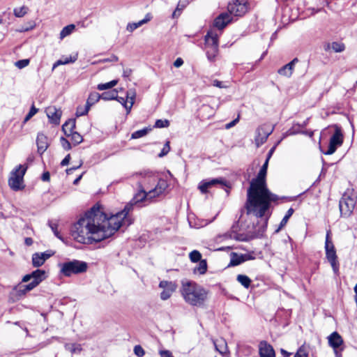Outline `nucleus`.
I'll return each instance as SVG.
<instances>
[{"instance_id": "obj_18", "label": "nucleus", "mask_w": 357, "mask_h": 357, "mask_svg": "<svg viewBox=\"0 0 357 357\" xmlns=\"http://www.w3.org/2000/svg\"><path fill=\"white\" fill-rule=\"evenodd\" d=\"M298 61L297 58L294 59L289 63L284 65L282 68H280L278 73L282 75L287 77H290L293 73L295 64Z\"/></svg>"}, {"instance_id": "obj_59", "label": "nucleus", "mask_w": 357, "mask_h": 357, "mask_svg": "<svg viewBox=\"0 0 357 357\" xmlns=\"http://www.w3.org/2000/svg\"><path fill=\"white\" fill-rule=\"evenodd\" d=\"M238 122V117L236 118V119L233 120L232 121H231L230 123L226 124L225 126V128L227 129H229L231 128V127L234 126Z\"/></svg>"}, {"instance_id": "obj_64", "label": "nucleus", "mask_w": 357, "mask_h": 357, "mask_svg": "<svg viewBox=\"0 0 357 357\" xmlns=\"http://www.w3.org/2000/svg\"><path fill=\"white\" fill-rule=\"evenodd\" d=\"M275 147L276 146H274L273 147H272L270 151H268V155H267V158L266 160H268V162L269 161L270 158H271L273 153H274L275 151Z\"/></svg>"}, {"instance_id": "obj_19", "label": "nucleus", "mask_w": 357, "mask_h": 357, "mask_svg": "<svg viewBox=\"0 0 357 357\" xmlns=\"http://www.w3.org/2000/svg\"><path fill=\"white\" fill-rule=\"evenodd\" d=\"M216 184H223V181L220 178H213L210 181H202L199 184L198 188L202 193L204 194L208 192V189L212 188Z\"/></svg>"}, {"instance_id": "obj_40", "label": "nucleus", "mask_w": 357, "mask_h": 357, "mask_svg": "<svg viewBox=\"0 0 357 357\" xmlns=\"http://www.w3.org/2000/svg\"><path fill=\"white\" fill-rule=\"evenodd\" d=\"M90 108L86 104L84 105H79L76 110V116H82L88 114Z\"/></svg>"}, {"instance_id": "obj_2", "label": "nucleus", "mask_w": 357, "mask_h": 357, "mask_svg": "<svg viewBox=\"0 0 357 357\" xmlns=\"http://www.w3.org/2000/svg\"><path fill=\"white\" fill-rule=\"evenodd\" d=\"M268 165V160H266L257 178L251 181L247 192V201L245 206L247 213L248 215L252 213L257 218L265 215L271 203L278 199V197L271 192L266 186V176Z\"/></svg>"}, {"instance_id": "obj_63", "label": "nucleus", "mask_w": 357, "mask_h": 357, "mask_svg": "<svg viewBox=\"0 0 357 357\" xmlns=\"http://www.w3.org/2000/svg\"><path fill=\"white\" fill-rule=\"evenodd\" d=\"M132 70L129 68H126L123 70V76L124 77H128L131 75Z\"/></svg>"}, {"instance_id": "obj_26", "label": "nucleus", "mask_w": 357, "mask_h": 357, "mask_svg": "<svg viewBox=\"0 0 357 357\" xmlns=\"http://www.w3.org/2000/svg\"><path fill=\"white\" fill-rule=\"evenodd\" d=\"M246 259L247 258L245 257V256L243 255H239L235 252H232L231 254V260L229 262V266H234L239 265L242 262L245 261Z\"/></svg>"}, {"instance_id": "obj_36", "label": "nucleus", "mask_w": 357, "mask_h": 357, "mask_svg": "<svg viewBox=\"0 0 357 357\" xmlns=\"http://www.w3.org/2000/svg\"><path fill=\"white\" fill-rule=\"evenodd\" d=\"M293 213H294V209L290 208L287 211L284 217L282 218V221L280 222L279 227L276 229V232H278L283 227H284L286 225L289 218L292 215Z\"/></svg>"}, {"instance_id": "obj_54", "label": "nucleus", "mask_w": 357, "mask_h": 357, "mask_svg": "<svg viewBox=\"0 0 357 357\" xmlns=\"http://www.w3.org/2000/svg\"><path fill=\"white\" fill-rule=\"evenodd\" d=\"M119 102H120L127 110V107H129V105L128 103V101L126 99L122 97H119L117 96V99H116Z\"/></svg>"}, {"instance_id": "obj_21", "label": "nucleus", "mask_w": 357, "mask_h": 357, "mask_svg": "<svg viewBox=\"0 0 357 357\" xmlns=\"http://www.w3.org/2000/svg\"><path fill=\"white\" fill-rule=\"evenodd\" d=\"M328 343L335 350L342 344L343 340L337 332H333L328 337Z\"/></svg>"}, {"instance_id": "obj_16", "label": "nucleus", "mask_w": 357, "mask_h": 357, "mask_svg": "<svg viewBox=\"0 0 357 357\" xmlns=\"http://www.w3.org/2000/svg\"><path fill=\"white\" fill-rule=\"evenodd\" d=\"M259 350L260 357H275L273 347L265 341L259 343Z\"/></svg>"}, {"instance_id": "obj_43", "label": "nucleus", "mask_w": 357, "mask_h": 357, "mask_svg": "<svg viewBox=\"0 0 357 357\" xmlns=\"http://www.w3.org/2000/svg\"><path fill=\"white\" fill-rule=\"evenodd\" d=\"M189 257L192 262H198L201 261L202 255L197 250H193L189 254Z\"/></svg>"}, {"instance_id": "obj_57", "label": "nucleus", "mask_w": 357, "mask_h": 357, "mask_svg": "<svg viewBox=\"0 0 357 357\" xmlns=\"http://www.w3.org/2000/svg\"><path fill=\"white\" fill-rule=\"evenodd\" d=\"M183 64V60L181 58H177L174 62V66L176 68H179Z\"/></svg>"}, {"instance_id": "obj_62", "label": "nucleus", "mask_w": 357, "mask_h": 357, "mask_svg": "<svg viewBox=\"0 0 357 357\" xmlns=\"http://www.w3.org/2000/svg\"><path fill=\"white\" fill-rule=\"evenodd\" d=\"M50 173L48 172H46L45 173L43 174L42 175V180L43 181H48L50 180Z\"/></svg>"}, {"instance_id": "obj_56", "label": "nucleus", "mask_w": 357, "mask_h": 357, "mask_svg": "<svg viewBox=\"0 0 357 357\" xmlns=\"http://www.w3.org/2000/svg\"><path fill=\"white\" fill-rule=\"evenodd\" d=\"M61 141L62 146L65 149L69 150L71 149L70 144L67 139H66L63 137H61Z\"/></svg>"}, {"instance_id": "obj_55", "label": "nucleus", "mask_w": 357, "mask_h": 357, "mask_svg": "<svg viewBox=\"0 0 357 357\" xmlns=\"http://www.w3.org/2000/svg\"><path fill=\"white\" fill-rule=\"evenodd\" d=\"M159 354L160 357H174L172 352L169 350H160Z\"/></svg>"}, {"instance_id": "obj_3", "label": "nucleus", "mask_w": 357, "mask_h": 357, "mask_svg": "<svg viewBox=\"0 0 357 357\" xmlns=\"http://www.w3.org/2000/svg\"><path fill=\"white\" fill-rule=\"evenodd\" d=\"M181 294L184 301L190 305L204 307L208 300V291L195 282H182Z\"/></svg>"}, {"instance_id": "obj_38", "label": "nucleus", "mask_w": 357, "mask_h": 357, "mask_svg": "<svg viewBox=\"0 0 357 357\" xmlns=\"http://www.w3.org/2000/svg\"><path fill=\"white\" fill-rule=\"evenodd\" d=\"M28 10L29 8L26 6H23L20 8H14L13 13L16 17H22L27 13Z\"/></svg>"}, {"instance_id": "obj_60", "label": "nucleus", "mask_w": 357, "mask_h": 357, "mask_svg": "<svg viewBox=\"0 0 357 357\" xmlns=\"http://www.w3.org/2000/svg\"><path fill=\"white\" fill-rule=\"evenodd\" d=\"M213 85L220 89L226 87L222 82L217 79L213 80Z\"/></svg>"}, {"instance_id": "obj_44", "label": "nucleus", "mask_w": 357, "mask_h": 357, "mask_svg": "<svg viewBox=\"0 0 357 357\" xmlns=\"http://www.w3.org/2000/svg\"><path fill=\"white\" fill-rule=\"evenodd\" d=\"M70 136L75 145H77L83 141L82 136L77 132H73Z\"/></svg>"}, {"instance_id": "obj_32", "label": "nucleus", "mask_w": 357, "mask_h": 357, "mask_svg": "<svg viewBox=\"0 0 357 357\" xmlns=\"http://www.w3.org/2000/svg\"><path fill=\"white\" fill-rule=\"evenodd\" d=\"M236 280L245 288H248L251 284V280L245 275H238Z\"/></svg>"}, {"instance_id": "obj_12", "label": "nucleus", "mask_w": 357, "mask_h": 357, "mask_svg": "<svg viewBox=\"0 0 357 357\" xmlns=\"http://www.w3.org/2000/svg\"><path fill=\"white\" fill-rule=\"evenodd\" d=\"M274 127H271L268 125H262L256 130V135L255 137V144L257 147L264 144L268 136L273 131Z\"/></svg>"}, {"instance_id": "obj_24", "label": "nucleus", "mask_w": 357, "mask_h": 357, "mask_svg": "<svg viewBox=\"0 0 357 357\" xmlns=\"http://www.w3.org/2000/svg\"><path fill=\"white\" fill-rule=\"evenodd\" d=\"M326 258L328 260V261L331 263L333 271H337L338 266H337V255H336L335 250H326Z\"/></svg>"}, {"instance_id": "obj_30", "label": "nucleus", "mask_w": 357, "mask_h": 357, "mask_svg": "<svg viewBox=\"0 0 357 357\" xmlns=\"http://www.w3.org/2000/svg\"><path fill=\"white\" fill-rule=\"evenodd\" d=\"M207 271V263L205 259L199 261L198 265L194 268L195 273L204 274Z\"/></svg>"}, {"instance_id": "obj_37", "label": "nucleus", "mask_w": 357, "mask_h": 357, "mask_svg": "<svg viewBox=\"0 0 357 357\" xmlns=\"http://www.w3.org/2000/svg\"><path fill=\"white\" fill-rule=\"evenodd\" d=\"M117 91L112 90L109 92H105L101 94V99L105 100H110L117 99Z\"/></svg>"}, {"instance_id": "obj_50", "label": "nucleus", "mask_w": 357, "mask_h": 357, "mask_svg": "<svg viewBox=\"0 0 357 357\" xmlns=\"http://www.w3.org/2000/svg\"><path fill=\"white\" fill-rule=\"evenodd\" d=\"M49 225L52 229V231L54 232V235L59 239H62L61 236L59 234V232L57 229V225L56 223L50 222Z\"/></svg>"}, {"instance_id": "obj_11", "label": "nucleus", "mask_w": 357, "mask_h": 357, "mask_svg": "<svg viewBox=\"0 0 357 357\" xmlns=\"http://www.w3.org/2000/svg\"><path fill=\"white\" fill-rule=\"evenodd\" d=\"M343 142V135L341 129L337 126H335V132L331 136L329 142L328 149L324 152L325 155H331L335 152L337 148L342 145Z\"/></svg>"}, {"instance_id": "obj_29", "label": "nucleus", "mask_w": 357, "mask_h": 357, "mask_svg": "<svg viewBox=\"0 0 357 357\" xmlns=\"http://www.w3.org/2000/svg\"><path fill=\"white\" fill-rule=\"evenodd\" d=\"M218 52V47L206 48V56L210 61H214L215 60Z\"/></svg>"}, {"instance_id": "obj_8", "label": "nucleus", "mask_w": 357, "mask_h": 357, "mask_svg": "<svg viewBox=\"0 0 357 357\" xmlns=\"http://www.w3.org/2000/svg\"><path fill=\"white\" fill-rule=\"evenodd\" d=\"M136 176H139V181L137 182V188H142L145 190H149L157 179L159 178L158 175L150 170H143L135 174Z\"/></svg>"}, {"instance_id": "obj_5", "label": "nucleus", "mask_w": 357, "mask_h": 357, "mask_svg": "<svg viewBox=\"0 0 357 357\" xmlns=\"http://www.w3.org/2000/svg\"><path fill=\"white\" fill-rule=\"evenodd\" d=\"M26 169V165H20L10 172L8 182L9 187L13 190L18 191L24 188V176Z\"/></svg>"}, {"instance_id": "obj_1", "label": "nucleus", "mask_w": 357, "mask_h": 357, "mask_svg": "<svg viewBox=\"0 0 357 357\" xmlns=\"http://www.w3.org/2000/svg\"><path fill=\"white\" fill-rule=\"evenodd\" d=\"M151 202L148 191L138 188L131 202L124 208L115 214L108 215L99 206H94L86 212L74 225L73 236L77 242L90 244L99 242L113 236L121 226L131 225L132 220L128 216L134 204L144 202Z\"/></svg>"}, {"instance_id": "obj_7", "label": "nucleus", "mask_w": 357, "mask_h": 357, "mask_svg": "<svg viewBox=\"0 0 357 357\" xmlns=\"http://www.w3.org/2000/svg\"><path fill=\"white\" fill-rule=\"evenodd\" d=\"M46 273L43 270L37 269L33 271L30 274H27L24 275L22 280L23 282H28L31 280L32 281L28 284L24 286V289L22 292L25 294L27 291H29L34 289L36 286H38L43 280L45 279Z\"/></svg>"}, {"instance_id": "obj_49", "label": "nucleus", "mask_w": 357, "mask_h": 357, "mask_svg": "<svg viewBox=\"0 0 357 357\" xmlns=\"http://www.w3.org/2000/svg\"><path fill=\"white\" fill-rule=\"evenodd\" d=\"M134 353L138 357H142L145 354L144 349L140 345H136L134 347Z\"/></svg>"}, {"instance_id": "obj_35", "label": "nucleus", "mask_w": 357, "mask_h": 357, "mask_svg": "<svg viewBox=\"0 0 357 357\" xmlns=\"http://www.w3.org/2000/svg\"><path fill=\"white\" fill-rule=\"evenodd\" d=\"M75 26L74 24H70L63 28L60 33V38L63 39L65 37L69 36L75 30Z\"/></svg>"}, {"instance_id": "obj_27", "label": "nucleus", "mask_w": 357, "mask_h": 357, "mask_svg": "<svg viewBox=\"0 0 357 357\" xmlns=\"http://www.w3.org/2000/svg\"><path fill=\"white\" fill-rule=\"evenodd\" d=\"M136 97V92L135 89H130L126 93V100L129 103V107H127V114L130 113L134 103Z\"/></svg>"}, {"instance_id": "obj_34", "label": "nucleus", "mask_w": 357, "mask_h": 357, "mask_svg": "<svg viewBox=\"0 0 357 357\" xmlns=\"http://www.w3.org/2000/svg\"><path fill=\"white\" fill-rule=\"evenodd\" d=\"M151 130V128H143L142 130H137L135 132H134L132 135H131V138L132 139H138V138H140V137H144L145 135H146L149 132H150Z\"/></svg>"}, {"instance_id": "obj_23", "label": "nucleus", "mask_w": 357, "mask_h": 357, "mask_svg": "<svg viewBox=\"0 0 357 357\" xmlns=\"http://www.w3.org/2000/svg\"><path fill=\"white\" fill-rule=\"evenodd\" d=\"M77 54L63 57L61 59H59L58 61H56L53 64L52 70H54L59 66L66 65V64H68L70 63H74L77 61Z\"/></svg>"}, {"instance_id": "obj_4", "label": "nucleus", "mask_w": 357, "mask_h": 357, "mask_svg": "<svg viewBox=\"0 0 357 357\" xmlns=\"http://www.w3.org/2000/svg\"><path fill=\"white\" fill-rule=\"evenodd\" d=\"M357 195L352 189H347L340 200L339 207L341 215L349 217L352 213L356 203Z\"/></svg>"}, {"instance_id": "obj_58", "label": "nucleus", "mask_w": 357, "mask_h": 357, "mask_svg": "<svg viewBox=\"0 0 357 357\" xmlns=\"http://www.w3.org/2000/svg\"><path fill=\"white\" fill-rule=\"evenodd\" d=\"M70 154L67 155L64 159L61 161V166H66L67 165L69 164V162H70Z\"/></svg>"}, {"instance_id": "obj_17", "label": "nucleus", "mask_w": 357, "mask_h": 357, "mask_svg": "<svg viewBox=\"0 0 357 357\" xmlns=\"http://www.w3.org/2000/svg\"><path fill=\"white\" fill-rule=\"evenodd\" d=\"M218 34L213 31H209L205 36V47H218Z\"/></svg>"}, {"instance_id": "obj_39", "label": "nucleus", "mask_w": 357, "mask_h": 357, "mask_svg": "<svg viewBox=\"0 0 357 357\" xmlns=\"http://www.w3.org/2000/svg\"><path fill=\"white\" fill-rule=\"evenodd\" d=\"M118 81L117 80H112L111 82L104 83V84H99L97 86V89L100 91H103L109 89H112L114 86L116 85Z\"/></svg>"}, {"instance_id": "obj_42", "label": "nucleus", "mask_w": 357, "mask_h": 357, "mask_svg": "<svg viewBox=\"0 0 357 357\" xmlns=\"http://www.w3.org/2000/svg\"><path fill=\"white\" fill-rule=\"evenodd\" d=\"M65 348L66 350L70 351L71 353L79 352L82 349L80 344H75V343L66 344Z\"/></svg>"}, {"instance_id": "obj_22", "label": "nucleus", "mask_w": 357, "mask_h": 357, "mask_svg": "<svg viewBox=\"0 0 357 357\" xmlns=\"http://www.w3.org/2000/svg\"><path fill=\"white\" fill-rule=\"evenodd\" d=\"M215 349L222 356L228 353L227 342L223 338H219L213 341Z\"/></svg>"}, {"instance_id": "obj_31", "label": "nucleus", "mask_w": 357, "mask_h": 357, "mask_svg": "<svg viewBox=\"0 0 357 357\" xmlns=\"http://www.w3.org/2000/svg\"><path fill=\"white\" fill-rule=\"evenodd\" d=\"M150 17L146 16L144 20L139 21L138 22L129 24L127 26V30L132 32L135 29H137L138 27L141 26L142 24L146 23L150 20Z\"/></svg>"}, {"instance_id": "obj_48", "label": "nucleus", "mask_w": 357, "mask_h": 357, "mask_svg": "<svg viewBox=\"0 0 357 357\" xmlns=\"http://www.w3.org/2000/svg\"><path fill=\"white\" fill-rule=\"evenodd\" d=\"M170 151L169 142H167L164 145L161 152L158 154V156L162 158L166 155Z\"/></svg>"}, {"instance_id": "obj_51", "label": "nucleus", "mask_w": 357, "mask_h": 357, "mask_svg": "<svg viewBox=\"0 0 357 357\" xmlns=\"http://www.w3.org/2000/svg\"><path fill=\"white\" fill-rule=\"evenodd\" d=\"M202 110L204 112H207L209 114L208 118H209L210 116H211L214 114L213 109L209 105H203L202 107Z\"/></svg>"}, {"instance_id": "obj_45", "label": "nucleus", "mask_w": 357, "mask_h": 357, "mask_svg": "<svg viewBox=\"0 0 357 357\" xmlns=\"http://www.w3.org/2000/svg\"><path fill=\"white\" fill-rule=\"evenodd\" d=\"M169 126V121L167 119H158L155 123V127L158 128H167Z\"/></svg>"}, {"instance_id": "obj_20", "label": "nucleus", "mask_w": 357, "mask_h": 357, "mask_svg": "<svg viewBox=\"0 0 357 357\" xmlns=\"http://www.w3.org/2000/svg\"><path fill=\"white\" fill-rule=\"evenodd\" d=\"M38 152L43 154L48 147L47 138L43 133H38L36 139Z\"/></svg>"}, {"instance_id": "obj_53", "label": "nucleus", "mask_w": 357, "mask_h": 357, "mask_svg": "<svg viewBox=\"0 0 357 357\" xmlns=\"http://www.w3.org/2000/svg\"><path fill=\"white\" fill-rule=\"evenodd\" d=\"M42 258H44V262L49 259L51 256L54 255V252L52 251H46L44 252H38Z\"/></svg>"}, {"instance_id": "obj_10", "label": "nucleus", "mask_w": 357, "mask_h": 357, "mask_svg": "<svg viewBox=\"0 0 357 357\" xmlns=\"http://www.w3.org/2000/svg\"><path fill=\"white\" fill-rule=\"evenodd\" d=\"M168 188L167 181L162 178H158L157 181L154 183L153 187H151L148 190L149 198L150 200L160 197L165 193V190Z\"/></svg>"}, {"instance_id": "obj_33", "label": "nucleus", "mask_w": 357, "mask_h": 357, "mask_svg": "<svg viewBox=\"0 0 357 357\" xmlns=\"http://www.w3.org/2000/svg\"><path fill=\"white\" fill-rule=\"evenodd\" d=\"M44 263V258H42L38 252L32 255V264L34 267H40Z\"/></svg>"}, {"instance_id": "obj_9", "label": "nucleus", "mask_w": 357, "mask_h": 357, "mask_svg": "<svg viewBox=\"0 0 357 357\" xmlns=\"http://www.w3.org/2000/svg\"><path fill=\"white\" fill-rule=\"evenodd\" d=\"M248 6L247 0H233L227 6L228 13L231 16H243L248 12Z\"/></svg>"}, {"instance_id": "obj_41", "label": "nucleus", "mask_w": 357, "mask_h": 357, "mask_svg": "<svg viewBox=\"0 0 357 357\" xmlns=\"http://www.w3.org/2000/svg\"><path fill=\"white\" fill-rule=\"evenodd\" d=\"M330 48L335 52H342L345 49V45L342 43L333 42L331 44Z\"/></svg>"}, {"instance_id": "obj_52", "label": "nucleus", "mask_w": 357, "mask_h": 357, "mask_svg": "<svg viewBox=\"0 0 357 357\" xmlns=\"http://www.w3.org/2000/svg\"><path fill=\"white\" fill-rule=\"evenodd\" d=\"M294 357H307V353L304 348L301 347L295 354Z\"/></svg>"}, {"instance_id": "obj_61", "label": "nucleus", "mask_w": 357, "mask_h": 357, "mask_svg": "<svg viewBox=\"0 0 357 357\" xmlns=\"http://www.w3.org/2000/svg\"><path fill=\"white\" fill-rule=\"evenodd\" d=\"M38 112V109H36L33 105L31 107L29 114V116H33Z\"/></svg>"}, {"instance_id": "obj_28", "label": "nucleus", "mask_w": 357, "mask_h": 357, "mask_svg": "<svg viewBox=\"0 0 357 357\" xmlns=\"http://www.w3.org/2000/svg\"><path fill=\"white\" fill-rule=\"evenodd\" d=\"M100 99H101V95H100L97 92H92L89 94L86 105L91 108L93 105H95Z\"/></svg>"}, {"instance_id": "obj_14", "label": "nucleus", "mask_w": 357, "mask_h": 357, "mask_svg": "<svg viewBox=\"0 0 357 357\" xmlns=\"http://www.w3.org/2000/svg\"><path fill=\"white\" fill-rule=\"evenodd\" d=\"M45 112L51 123L55 125L59 124L62 114L61 109L56 108L55 106H49L46 108Z\"/></svg>"}, {"instance_id": "obj_13", "label": "nucleus", "mask_w": 357, "mask_h": 357, "mask_svg": "<svg viewBox=\"0 0 357 357\" xmlns=\"http://www.w3.org/2000/svg\"><path fill=\"white\" fill-rule=\"evenodd\" d=\"M159 287L162 289L160 293V299L166 301L169 299L176 291L177 285L172 281L162 280L159 284Z\"/></svg>"}, {"instance_id": "obj_15", "label": "nucleus", "mask_w": 357, "mask_h": 357, "mask_svg": "<svg viewBox=\"0 0 357 357\" xmlns=\"http://www.w3.org/2000/svg\"><path fill=\"white\" fill-rule=\"evenodd\" d=\"M233 20L232 16L229 13H222L214 20V26L218 29H224L229 22Z\"/></svg>"}, {"instance_id": "obj_6", "label": "nucleus", "mask_w": 357, "mask_h": 357, "mask_svg": "<svg viewBox=\"0 0 357 357\" xmlns=\"http://www.w3.org/2000/svg\"><path fill=\"white\" fill-rule=\"evenodd\" d=\"M60 266L61 273L66 277L83 273L86 271L88 268L86 262L76 259L64 262L60 264Z\"/></svg>"}, {"instance_id": "obj_25", "label": "nucleus", "mask_w": 357, "mask_h": 357, "mask_svg": "<svg viewBox=\"0 0 357 357\" xmlns=\"http://www.w3.org/2000/svg\"><path fill=\"white\" fill-rule=\"evenodd\" d=\"M75 128V119H69L66 121L62 126V130L64 134L70 137V134L73 132V129Z\"/></svg>"}, {"instance_id": "obj_46", "label": "nucleus", "mask_w": 357, "mask_h": 357, "mask_svg": "<svg viewBox=\"0 0 357 357\" xmlns=\"http://www.w3.org/2000/svg\"><path fill=\"white\" fill-rule=\"evenodd\" d=\"M325 249L326 250H335L333 243L331 241L329 240V233L328 232L326 234V242H325Z\"/></svg>"}, {"instance_id": "obj_47", "label": "nucleus", "mask_w": 357, "mask_h": 357, "mask_svg": "<svg viewBox=\"0 0 357 357\" xmlns=\"http://www.w3.org/2000/svg\"><path fill=\"white\" fill-rule=\"evenodd\" d=\"M29 64V59H22L15 62V65L19 69L25 68Z\"/></svg>"}]
</instances>
